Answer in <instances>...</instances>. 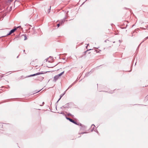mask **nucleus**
<instances>
[{
    "mask_svg": "<svg viewBox=\"0 0 148 148\" xmlns=\"http://www.w3.org/2000/svg\"><path fill=\"white\" fill-rule=\"evenodd\" d=\"M66 119L68 120H69L71 122H72L75 124H77L76 122L75 121L73 120L72 119H70V118H66Z\"/></svg>",
    "mask_w": 148,
    "mask_h": 148,
    "instance_id": "nucleus-2",
    "label": "nucleus"
},
{
    "mask_svg": "<svg viewBox=\"0 0 148 148\" xmlns=\"http://www.w3.org/2000/svg\"><path fill=\"white\" fill-rule=\"evenodd\" d=\"M11 34H12V33L10 32L7 35V36L9 35H10Z\"/></svg>",
    "mask_w": 148,
    "mask_h": 148,
    "instance_id": "nucleus-8",
    "label": "nucleus"
},
{
    "mask_svg": "<svg viewBox=\"0 0 148 148\" xmlns=\"http://www.w3.org/2000/svg\"><path fill=\"white\" fill-rule=\"evenodd\" d=\"M71 87V86H70L69 87Z\"/></svg>",
    "mask_w": 148,
    "mask_h": 148,
    "instance_id": "nucleus-15",
    "label": "nucleus"
},
{
    "mask_svg": "<svg viewBox=\"0 0 148 148\" xmlns=\"http://www.w3.org/2000/svg\"><path fill=\"white\" fill-rule=\"evenodd\" d=\"M64 73V71H63V72H61L60 74L57 75L59 77L61 76Z\"/></svg>",
    "mask_w": 148,
    "mask_h": 148,
    "instance_id": "nucleus-6",
    "label": "nucleus"
},
{
    "mask_svg": "<svg viewBox=\"0 0 148 148\" xmlns=\"http://www.w3.org/2000/svg\"><path fill=\"white\" fill-rule=\"evenodd\" d=\"M148 38V36H147V37H146L145 38V39H147Z\"/></svg>",
    "mask_w": 148,
    "mask_h": 148,
    "instance_id": "nucleus-12",
    "label": "nucleus"
},
{
    "mask_svg": "<svg viewBox=\"0 0 148 148\" xmlns=\"http://www.w3.org/2000/svg\"><path fill=\"white\" fill-rule=\"evenodd\" d=\"M62 97V96H61V97H60V99H59V100H60V99Z\"/></svg>",
    "mask_w": 148,
    "mask_h": 148,
    "instance_id": "nucleus-13",
    "label": "nucleus"
},
{
    "mask_svg": "<svg viewBox=\"0 0 148 148\" xmlns=\"http://www.w3.org/2000/svg\"><path fill=\"white\" fill-rule=\"evenodd\" d=\"M50 9H51V7H50V8L49 9H48L47 11V12L48 13H49L50 11Z\"/></svg>",
    "mask_w": 148,
    "mask_h": 148,
    "instance_id": "nucleus-7",
    "label": "nucleus"
},
{
    "mask_svg": "<svg viewBox=\"0 0 148 148\" xmlns=\"http://www.w3.org/2000/svg\"><path fill=\"white\" fill-rule=\"evenodd\" d=\"M18 28H21V27L20 26L17 27L16 28H14V29L11 30L10 31V32L12 34V33H13Z\"/></svg>",
    "mask_w": 148,
    "mask_h": 148,
    "instance_id": "nucleus-1",
    "label": "nucleus"
},
{
    "mask_svg": "<svg viewBox=\"0 0 148 148\" xmlns=\"http://www.w3.org/2000/svg\"><path fill=\"white\" fill-rule=\"evenodd\" d=\"M60 25V23L59 24H58L57 25V26L58 27H59Z\"/></svg>",
    "mask_w": 148,
    "mask_h": 148,
    "instance_id": "nucleus-9",
    "label": "nucleus"
},
{
    "mask_svg": "<svg viewBox=\"0 0 148 148\" xmlns=\"http://www.w3.org/2000/svg\"><path fill=\"white\" fill-rule=\"evenodd\" d=\"M27 39V38L25 35V39L24 40H26Z\"/></svg>",
    "mask_w": 148,
    "mask_h": 148,
    "instance_id": "nucleus-10",
    "label": "nucleus"
},
{
    "mask_svg": "<svg viewBox=\"0 0 148 148\" xmlns=\"http://www.w3.org/2000/svg\"><path fill=\"white\" fill-rule=\"evenodd\" d=\"M42 74V73H36V74H34L33 75H30V76H35L36 75H40Z\"/></svg>",
    "mask_w": 148,
    "mask_h": 148,
    "instance_id": "nucleus-4",
    "label": "nucleus"
},
{
    "mask_svg": "<svg viewBox=\"0 0 148 148\" xmlns=\"http://www.w3.org/2000/svg\"><path fill=\"white\" fill-rule=\"evenodd\" d=\"M59 77L57 75L54 77L53 80L56 82L59 78Z\"/></svg>",
    "mask_w": 148,
    "mask_h": 148,
    "instance_id": "nucleus-3",
    "label": "nucleus"
},
{
    "mask_svg": "<svg viewBox=\"0 0 148 148\" xmlns=\"http://www.w3.org/2000/svg\"><path fill=\"white\" fill-rule=\"evenodd\" d=\"M91 49H90L89 50H90Z\"/></svg>",
    "mask_w": 148,
    "mask_h": 148,
    "instance_id": "nucleus-14",
    "label": "nucleus"
},
{
    "mask_svg": "<svg viewBox=\"0 0 148 148\" xmlns=\"http://www.w3.org/2000/svg\"><path fill=\"white\" fill-rule=\"evenodd\" d=\"M65 21V19H64L61 20L60 21L59 23L60 24V25H61L62 24H63Z\"/></svg>",
    "mask_w": 148,
    "mask_h": 148,
    "instance_id": "nucleus-5",
    "label": "nucleus"
},
{
    "mask_svg": "<svg viewBox=\"0 0 148 148\" xmlns=\"http://www.w3.org/2000/svg\"><path fill=\"white\" fill-rule=\"evenodd\" d=\"M40 90H39L38 91H36V92H37V93L38 92H39L40 91Z\"/></svg>",
    "mask_w": 148,
    "mask_h": 148,
    "instance_id": "nucleus-11",
    "label": "nucleus"
}]
</instances>
